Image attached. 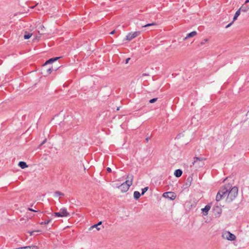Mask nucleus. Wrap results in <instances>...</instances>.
I'll use <instances>...</instances> for the list:
<instances>
[{"mask_svg": "<svg viewBox=\"0 0 249 249\" xmlns=\"http://www.w3.org/2000/svg\"><path fill=\"white\" fill-rule=\"evenodd\" d=\"M229 186L230 189H228L227 192V201L228 202H232L237 196L238 195V188L236 186L231 187L230 184H226L224 186V188Z\"/></svg>", "mask_w": 249, "mask_h": 249, "instance_id": "f257e3e1", "label": "nucleus"}, {"mask_svg": "<svg viewBox=\"0 0 249 249\" xmlns=\"http://www.w3.org/2000/svg\"><path fill=\"white\" fill-rule=\"evenodd\" d=\"M131 185V181L129 180H126L125 182H123L121 184L119 183H116L114 184V187H116L120 190L123 192H127L130 186Z\"/></svg>", "mask_w": 249, "mask_h": 249, "instance_id": "f03ea898", "label": "nucleus"}, {"mask_svg": "<svg viewBox=\"0 0 249 249\" xmlns=\"http://www.w3.org/2000/svg\"><path fill=\"white\" fill-rule=\"evenodd\" d=\"M229 189L230 188L229 186L227 187L226 188H224V186L222 187L218 192L216 196L215 199L216 201H219L222 199L223 197L227 196V192Z\"/></svg>", "mask_w": 249, "mask_h": 249, "instance_id": "7ed1b4c3", "label": "nucleus"}, {"mask_svg": "<svg viewBox=\"0 0 249 249\" xmlns=\"http://www.w3.org/2000/svg\"><path fill=\"white\" fill-rule=\"evenodd\" d=\"M205 160L204 158L195 157L194 158V161L192 162V166H195L196 168L202 167L204 165L203 161Z\"/></svg>", "mask_w": 249, "mask_h": 249, "instance_id": "20e7f679", "label": "nucleus"}, {"mask_svg": "<svg viewBox=\"0 0 249 249\" xmlns=\"http://www.w3.org/2000/svg\"><path fill=\"white\" fill-rule=\"evenodd\" d=\"M53 214L55 216L61 217H68L70 216V213L67 212V209L65 208H61L59 212H55Z\"/></svg>", "mask_w": 249, "mask_h": 249, "instance_id": "39448f33", "label": "nucleus"}, {"mask_svg": "<svg viewBox=\"0 0 249 249\" xmlns=\"http://www.w3.org/2000/svg\"><path fill=\"white\" fill-rule=\"evenodd\" d=\"M222 236L223 238L230 241H233L236 239L235 235L228 231L223 232Z\"/></svg>", "mask_w": 249, "mask_h": 249, "instance_id": "423d86ee", "label": "nucleus"}, {"mask_svg": "<svg viewBox=\"0 0 249 249\" xmlns=\"http://www.w3.org/2000/svg\"><path fill=\"white\" fill-rule=\"evenodd\" d=\"M140 32H135L133 33H129L126 36V39L128 41H130L135 37L138 36L140 35Z\"/></svg>", "mask_w": 249, "mask_h": 249, "instance_id": "0eeeda50", "label": "nucleus"}, {"mask_svg": "<svg viewBox=\"0 0 249 249\" xmlns=\"http://www.w3.org/2000/svg\"><path fill=\"white\" fill-rule=\"evenodd\" d=\"M163 196L165 197L168 198L171 200H174L176 198L175 193L170 192L164 193Z\"/></svg>", "mask_w": 249, "mask_h": 249, "instance_id": "6e6552de", "label": "nucleus"}, {"mask_svg": "<svg viewBox=\"0 0 249 249\" xmlns=\"http://www.w3.org/2000/svg\"><path fill=\"white\" fill-rule=\"evenodd\" d=\"M213 210L214 211L215 215H216V216L218 217L221 215L222 213V209L220 207L215 206Z\"/></svg>", "mask_w": 249, "mask_h": 249, "instance_id": "1a4fd4ad", "label": "nucleus"}, {"mask_svg": "<svg viewBox=\"0 0 249 249\" xmlns=\"http://www.w3.org/2000/svg\"><path fill=\"white\" fill-rule=\"evenodd\" d=\"M239 10H240V12H247L249 10V6L244 3L241 6Z\"/></svg>", "mask_w": 249, "mask_h": 249, "instance_id": "9d476101", "label": "nucleus"}, {"mask_svg": "<svg viewBox=\"0 0 249 249\" xmlns=\"http://www.w3.org/2000/svg\"><path fill=\"white\" fill-rule=\"evenodd\" d=\"M60 58V57H56L54 58H52L46 61L45 64H44V66L46 65L49 64H51L53 63V62L56 61L57 60L59 59Z\"/></svg>", "mask_w": 249, "mask_h": 249, "instance_id": "9b49d317", "label": "nucleus"}, {"mask_svg": "<svg viewBox=\"0 0 249 249\" xmlns=\"http://www.w3.org/2000/svg\"><path fill=\"white\" fill-rule=\"evenodd\" d=\"M211 206L209 204L206 205L205 207L202 209V213L204 215H207L208 214V212L210 210Z\"/></svg>", "mask_w": 249, "mask_h": 249, "instance_id": "f8f14e48", "label": "nucleus"}, {"mask_svg": "<svg viewBox=\"0 0 249 249\" xmlns=\"http://www.w3.org/2000/svg\"><path fill=\"white\" fill-rule=\"evenodd\" d=\"M197 33L196 31H193L188 34L184 38V40H186L189 37H192L196 35Z\"/></svg>", "mask_w": 249, "mask_h": 249, "instance_id": "ddd939ff", "label": "nucleus"}, {"mask_svg": "<svg viewBox=\"0 0 249 249\" xmlns=\"http://www.w3.org/2000/svg\"><path fill=\"white\" fill-rule=\"evenodd\" d=\"M182 171L179 169L176 170L174 172V175L177 178L180 177L182 175Z\"/></svg>", "mask_w": 249, "mask_h": 249, "instance_id": "4468645a", "label": "nucleus"}, {"mask_svg": "<svg viewBox=\"0 0 249 249\" xmlns=\"http://www.w3.org/2000/svg\"><path fill=\"white\" fill-rule=\"evenodd\" d=\"M18 165L21 169H24L28 166L24 161H19Z\"/></svg>", "mask_w": 249, "mask_h": 249, "instance_id": "2eb2a0df", "label": "nucleus"}, {"mask_svg": "<svg viewBox=\"0 0 249 249\" xmlns=\"http://www.w3.org/2000/svg\"><path fill=\"white\" fill-rule=\"evenodd\" d=\"M102 222L99 221L97 224H94V225L90 227V229H93L94 228H96L97 231H99L100 230V228L98 227L99 226L101 225L102 224Z\"/></svg>", "mask_w": 249, "mask_h": 249, "instance_id": "dca6fc26", "label": "nucleus"}, {"mask_svg": "<svg viewBox=\"0 0 249 249\" xmlns=\"http://www.w3.org/2000/svg\"><path fill=\"white\" fill-rule=\"evenodd\" d=\"M240 13L241 12L240 11V10L238 9L235 13L232 21H235L237 19L238 16L240 15Z\"/></svg>", "mask_w": 249, "mask_h": 249, "instance_id": "f3484780", "label": "nucleus"}, {"mask_svg": "<svg viewBox=\"0 0 249 249\" xmlns=\"http://www.w3.org/2000/svg\"><path fill=\"white\" fill-rule=\"evenodd\" d=\"M133 196H134V198L135 199L137 200L140 198V197L141 196V194L138 191H135L134 192Z\"/></svg>", "mask_w": 249, "mask_h": 249, "instance_id": "a211bd4d", "label": "nucleus"}, {"mask_svg": "<svg viewBox=\"0 0 249 249\" xmlns=\"http://www.w3.org/2000/svg\"><path fill=\"white\" fill-rule=\"evenodd\" d=\"M157 24L156 22H152L151 23H148L145 25H142V27L143 28H146L150 26H156Z\"/></svg>", "mask_w": 249, "mask_h": 249, "instance_id": "6ab92c4d", "label": "nucleus"}, {"mask_svg": "<svg viewBox=\"0 0 249 249\" xmlns=\"http://www.w3.org/2000/svg\"><path fill=\"white\" fill-rule=\"evenodd\" d=\"M64 194L59 191H56L54 194V196L55 197H58L60 196H64Z\"/></svg>", "mask_w": 249, "mask_h": 249, "instance_id": "aec40b11", "label": "nucleus"}, {"mask_svg": "<svg viewBox=\"0 0 249 249\" xmlns=\"http://www.w3.org/2000/svg\"><path fill=\"white\" fill-rule=\"evenodd\" d=\"M23 249H38V248L36 246H31L23 247Z\"/></svg>", "mask_w": 249, "mask_h": 249, "instance_id": "412c9836", "label": "nucleus"}, {"mask_svg": "<svg viewBox=\"0 0 249 249\" xmlns=\"http://www.w3.org/2000/svg\"><path fill=\"white\" fill-rule=\"evenodd\" d=\"M32 36V34L30 33H27L26 34L24 35V38L25 39H29Z\"/></svg>", "mask_w": 249, "mask_h": 249, "instance_id": "4be33fe9", "label": "nucleus"}, {"mask_svg": "<svg viewBox=\"0 0 249 249\" xmlns=\"http://www.w3.org/2000/svg\"><path fill=\"white\" fill-rule=\"evenodd\" d=\"M148 188H149L148 187H145L144 188H142V194H141V195H143L148 190Z\"/></svg>", "mask_w": 249, "mask_h": 249, "instance_id": "5701e85b", "label": "nucleus"}, {"mask_svg": "<svg viewBox=\"0 0 249 249\" xmlns=\"http://www.w3.org/2000/svg\"><path fill=\"white\" fill-rule=\"evenodd\" d=\"M133 178V176L132 175H129L127 176V180H129L131 181V184H132V180Z\"/></svg>", "mask_w": 249, "mask_h": 249, "instance_id": "b1692460", "label": "nucleus"}, {"mask_svg": "<svg viewBox=\"0 0 249 249\" xmlns=\"http://www.w3.org/2000/svg\"><path fill=\"white\" fill-rule=\"evenodd\" d=\"M51 219H49L48 220H46L44 222H41L40 224V225H47V224H48L50 222H51Z\"/></svg>", "mask_w": 249, "mask_h": 249, "instance_id": "393cba45", "label": "nucleus"}, {"mask_svg": "<svg viewBox=\"0 0 249 249\" xmlns=\"http://www.w3.org/2000/svg\"><path fill=\"white\" fill-rule=\"evenodd\" d=\"M246 116H247L246 122H248V124H249V110L247 113Z\"/></svg>", "mask_w": 249, "mask_h": 249, "instance_id": "a878e982", "label": "nucleus"}, {"mask_svg": "<svg viewBox=\"0 0 249 249\" xmlns=\"http://www.w3.org/2000/svg\"><path fill=\"white\" fill-rule=\"evenodd\" d=\"M157 99H158V98H153V99H152L150 100V101H149V103H155L156 101H157Z\"/></svg>", "mask_w": 249, "mask_h": 249, "instance_id": "bb28decb", "label": "nucleus"}, {"mask_svg": "<svg viewBox=\"0 0 249 249\" xmlns=\"http://www.w3.org/2000/svg\"><path fill=\"white\" fill-rule=\"evenodd\" d=\"M207 41H208L207 39H204L201 42L200 44L201 45H202L205 44Z\"/></svg>", "mask_w": 249, "mask_h": 249, "instance_id": "cd10ccee", "label": "nucleus"}, {"mask_svg": "<svg viewBox=\"0 0 249 249\" xmlns=\"http://www.w3.org/2000/svg\"><path fill=\"white\" fill-rule=\"evenodd\" d=\"M39 231H32L31 232H30V235H33L35 234V233L36 232H39Z\"/></svg>", "mask_w": 249, "mask_h": 249, "instance_id": "c85d7f7f", "label": "nucleus"}, {"mask_svg": "<svg viewBox=\"0 0 249 249\" xmlns=\"http://www.w3.org/2000/svg\"><path fill=\"white\" fill-rule=\"evenodd\" d=\"M234 22L233 21H232V22H231V23H230L229 24H228L226 26V28H229V27H230L232 24Z\"/></svg>", "mask_w": 249, "mask_h": 249, "instance_id": "c756f323", "label": "nucleus"}, {"mask_svg": "<svg viewBox=\"0 0 249 249\" xmlns=\"http://www.w3.org/2000/svg\"><path fill=\"white\" fill-rule=\"evenodd\" d=\"M53 70L52 68H50L47 70V71L48 73H51L52 71Z\"/></svg>", "mask_w": 249, "mask_h": 249, "instance_id": "7c9ffc66", "label": "nucleus"}, {"mask_svg": "<svg viewBox=\"0 0 249 249\" xmlns=\"http://www.w3.org/2000/svg\"><path fill=\"white\" fill-rule=\"evenodd\" d=\"M47 141V139H45L40 144L39 146H42L43 144H44Z\"/></svg>", "mask_w": 249, "mask_h": 249, "instance_id": "2f4dec72", "label": "nucleus"}, {"mask_svg": "<svg viewBox=\"0 0 249 249\" xmlns=\"http://www.w3.org/2000/svg\"><path fill=\"white\" fill-rule=\"evenodd\" d=\"M28 210H29L30 211H32V212H37L36 211L32 208H28Z\"/></svg>", "mask_w": 249, "mask_h": 249, "instance_id": "473e14b6", "label": "nucleus"}, {"mask_svg": "<svg viewBox=\"0 0 249 249\" xmlns=\"http://www.w3.org/2000/svg\"><path fill=\"white\" fill-rule=\"evenodd\" d=\"M107 170L108 172H111V169L110 167H107Z\"/></svg>", "mask_w": 249, "mask_h": 249, "instance_id": "72a5a7b5", "label": "nucleus"}, {"mask_svg": "<svg viewBox=\"0 0 249 249\" xmlns=\"http://www.w3.org/2000/svg\"><path fill=\"white\" fill-rule=\"evenodd\" d=\"M130 59V58H127V59H126V60H125V63H126V64L128 63V61H129V60Z\"/></svg>", "mask_w": 249, "mask_h": 249, "instance_id": "f704fd0d", "label": "nucleus"}, {"mask_svg": "<svg viewBox=\"0 0 249 249\" xmlns=\"http://www.w3.org/2000/svg\"><path fill=\"white\" fill-rule=\"evenodd\" d=\"M149 137H147L145 139V140H146V142H148L149 141Z\"/></svg>", "mask_w": 249, "mask_h": 249, "instance_id": "c9c22d12", "label": "nucleus"}, {"mask_svg": "<svg viewBox=\"0 0 249 249\" xmlns=\"http://www.w3.org/2000/svg\"><path fill=\"white\" fill-rule=\"evenodd\" d=\"M249 0H246L245 1V4H246V3H249Z\"/></svg>", "mask_w": 249, "mask_h": 249, "instance_id": "e433bc0d", "label": "nucleus"}, {"mask_svg": "<svg viewBox=\"0 0 249 249\" xmlns=\"http://www.w3.org/2000/svg\"><path fill=\"white\" fill-rule=\"evenodd\" d=\"M114 33V31H112L111 33H110V34H113Z\"/></svg>", "mask_w": 249, "mask_h": 249, "instance_id": "4c0bfd02", "label": "nucleus"}, {"mask_svg": "<svg viewBox=\"0 0 249 249\" xmlns=\"http://www.w3.org/2000/svg\"><path fill=\"white\" fill-rule=\"evenodd\" d=\"M147 74H143V75H147Z\"/></svg>", "mask_w": 249, "mask_h": 249, "instance_id": "58836bf2", "label": "nucleus"}]
</instances>
